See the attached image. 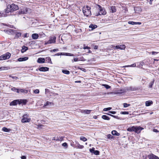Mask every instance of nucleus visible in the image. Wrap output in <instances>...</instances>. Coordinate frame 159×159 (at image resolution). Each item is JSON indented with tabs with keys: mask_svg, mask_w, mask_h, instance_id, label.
<instances>
[{
	"mask_svg": "<svg viewBox=\"0 0 159 159\" xmlns=\"http://www.w3.org/2000/svg\"><path fill=\"white\" fill-rule=\"evenodd\" d=\"M11 77L13 79H15V80H17V78H18V77H16V76H12Z\"/></svg>",
	"mask_w": 159,
	"mask_h": 159,
	"instance_id": "obj_63",
	"label": "nucleus"
},
{
	"mask_svg": "<svg viewBox=\"0 0 159 159\" xmlns=\"http://www.w3.org/2000/svg\"><path fill=\"white\" fill-rule=\"evenodd\" d=\"M130 104L127 103H125L123 104V106L124 107H126L130 106Z\"/></svg>",
	"mask_w": 159,
	"mask_h": 159,
	"instance_id": "obj_45",
	"label": "nucleus"
},
{
	"mask_svg": "<svg viewBox=\"0 0 159 159\" xmlns=\"http://www.w3.org/2000/svg\"><path fill=\"white\" fill-rule=\"evenodd\" d=\"M143 128L140 126H133L129 127L127 129V130L129 132H134L135 133L137 134L140 133L141 131Z\"/></svg>",
	"mask_w": 159,
	"mask_h": 159,
	"instance_id": "obj_2",
	"label": "nucleus"
},
{
	"mask_svg": "<svg viewBox=\"0 0 159 159\" xmlns=\"http://www.w3.org/2000/svg\"><path fill=\"white\" fill-rule=\"evenodd\" d=\"M110 9L111 10V12L112 13H114L116 11V9L115 6H112L110 7Z\"/></svg>",
	"mask_w": 159,
	"mask_h": 159,
	"instance_id": "obj_22",
	"label": "nucleus"
},
{
	"mask_svg": "<svg viewBox=\"0 0 159 159\" xmlns=\"http://www.w3.org/2000/svg\"><path fill=\"white\" fill-rule=\"evenodd\" d=\"M80 140H82L84 142H85L87 140V139L84 136H81L80 137Z\"/></svg>",
	"mask_w": 159,
	"mask_h": 159,
	"instance_id": "obj_32",
	"label": "nucleus"
},
{
	"mask_svg": "<svg viewBox=\"0 0 159 159\" xmlns=\"http://www.w3.org/2000/svg\"><path fill=\"white\" fill-rule=\"evenodd\" d=\"M39 37V35L37 34H33L32 35V37L34 39H37Z\"/></svg>",
	"mask_w": 159,
	"mask_h": 159,
	"instance_id": "obj_21",
	"label": "nucleus"
},
{
	"mask_svg": "<svg viewBox=\"0 0 159 159\" xmlns=\"http://www.w3.org/2000/svg\"><path fill=\"white\" fill-rule=\"evenodd\" d=\"M154 80H153L149 84V87L150 88H152V86L154 84Z\"/></svg>",
	"mask_w": 159,
	"mask_h": 159,
	"instance_id": "obj_34",
	"label": "nucleus"
},
{
	"mask_svg": "<svg viewBox=\"0 0 159 159\" xmlns=\"http://www.w3.org/2000/svg\"><path fill=\"white\" fill-rule=\"evenodd\" d=\"M19 93L20 92L22 93H28V90L26 89H19Z\"/></svg>",
	"mask_w": 159,
	"mask_h": 159,
	"instance_id": "obj_30",
	"label": "nucleus"
},
{
	"mask_svg": "<svg viewBox=\"0 0 159 159\" xmlns=\"http://www.w3.org/2000/svg\"><path fill=\"white\" fill-rule=\"evenodd\" d=\"M136 66V64L135 63H134L132 65H128L126 67H135Z\"/></svg>",
	"mask_w": 159,
	"mask_h": 159,
	"instance_id": "obj_50",
	"label": "nucleus"
},
{
	"mask_svg": "<svg viewBox=\"0 0 159 159\" xmlns=\"http://www.w3.org/2000/svg\"><path fill=\"white\" fill-rule=\"evenodd\" d=\"M51 104H53V103H52V102H49L47 101L46 103H45L44 104V106L45 107H46L47 106H48V105H51Z\"/></svg>",
	"mask_w": 159,
	"mask_h": 159,
	"instance_id": "obj_35",
	"label": "nucleus"
},
{
	"mask_svg": "<svg viewBox=\"0 0 159 159\" xmlns=\"http://www.w3.org/2000/svg\"><path fill=\"white\" fill-rule=\"evenodd\" d=\"M83 48L84 49H90V47H88V46H86L85 45V44H84V45Z\"/></svg>",
	"mask_w": 159,
	"mask_h": 159,
	"instance_id": "obj_52",
	"label": "nucleus"
},
{
	"mask_svg": "<svg viewBox=\"0 0 159 159\" xmlns=\"http://www.w3.org/2000/svg\"><path fill=\"white\" fill-rule=\"evenodd\" d=\"M10 69L9 67H0V70H8Z\"/></svg>",
	"mask_w": 159,
	"mask_h": 159,
	"instance_id": "obj_31",
	"label": "nucleus"
},
{
	"mask_svg": "<svg viewBox=\"0 0 159 159\" xmlns=\"http://www.w3.org/2000/svg\"><path fill=\"white\" fill-rule=\"evenodd\" d=\"M103 86L105 87L107 89H110L111 88V86L107 84H103Z\"/></svg>",
	"mask_w": 159,
	"mask_h": 159,
	"instance_id": "obj_43",
	"label": "nucleus"
},
{
	"mask_svg": "<svg viewBox=\"0 0 159 159\" xmlns=\"http://www.w3.org/2000/svg\"><path fill=\"white\" fill-rule=\"evenodd\" d=\"M28 49V48L27 47H26L25 46H24L22 47V49L21 50V52L22 53L26 51H27Z\"/></svg>",
	"mask_w": 159,
	"mask_h": 159,
	"instance_id": "obj_24",
	"label": "nucleus"
},
{
	"mask_svg": "<svg viewBox=\"0 0 159 159\" xmlns=\"http://www.w3.org/2000/svg\"><path fill=\"white\" fill-rule=\"evenodd\" d=\"M148 157L149 159H159L158 157L152 154L148 155Z\"/></svg>",
	"mask_w": 159,
	"mask_h": 159,
	"instance_id": "obj_13",
	"label": "nucleus"
},
{
	"mask_svg": "<svg viewBox=\"0 0 159 159\" xmlns=\"http://www.w3.org/2000/svg\"><path fill=\"white\" fill-rule=\"evenodd\" d=\"M91 7L88 6H84L83 8V12L84 16H91Z\"/></svg>",
	"mask_w": 159,
	"mask_h": 159,
	"instance_id": "obj_3",
	"label": "nucleus"
},
{
	"mask_svg": "<svg viewBox=\"0 0 159 159\" xmlns=\"http://www.w3.org/2000/svg\"><path fill=\"white\" fill-rule=\"evenodd\" d=\"M79 69H80L83 71H85V69L84 68H79Z\"/></svg>",
	"mask_w": 159,
	"mask_h": 159,
	"instance_id": "obj_62",
	"label": "nucleus"
},
{
	"mask_svg": "<svg viewBox=\"0 0 159 159\" xmlns=\"http://www.w3.org/2000/svg\"><path fill=\"white\" fill-rule=\"evenodd\" d=\"M153 132H155L157 133L159 132L158 131L157 129H153Z\"/></svg>",
	"mask_w": 159,
	"mask_h": 159,
	"instance_id": "obj_60",
	"label": "nucleus"
},
{
	"mask_svg": "<svg viewBox=\"0 0 159 159\" xmlns=\"http://www.w3.org/2000/svg\"><path fill=\"white\" fill-rule=\"evenodd\" d=\"M30 120L31 119L29 118V115L27 114H25L23 115L21 121L23 123L29 122L30 121Z\"/></svg>",
	"mask_w": 159,
	"mask_h": 159,
	"instance_id": "obj_6",
	"label": "nucleus"
},
{
	"mask_svg": "<svg viewBox=\"0 0 159 159\" xmlns=\"http://www.w3.org/2000/svg\"><path fill=\"white\" fill-rule=\"evenodd\" d=\"M65 55L67 56H73L74 54L72 53H64Z\"/></svg>",
	"mask_w": 159,
	"mask_h": 159,
	"instance_id": "obj_37",
	"label": "nucleus"
},
{
	"mask_svg": "<svg viewBox=\"0 0 159 159\" xmlns=\"http://www.w3.org/2000/svg\"><path fill=\"white\" fill-rule=\"evenodd\" d=\"M44 126V125H39L37 126V128L38 129H43V127Z\"/></svg>",
	"mask_w": 159,
	"mask_h": 159,
	"instance_id": "obj_38",
	"label": "nucleus"
},
{
	"mask_svg": "<svg viewBox=\"0 0 159 159\" xmlns=\"http://www.w3.org/2000/svg\"><path fill=\"white\" fill-rule=\"evenodd\" d=\"M129 113V112L128 111H121L120 112V114H121L122 115H127Z\"/></svg>",
	"mask_w": 159,
	"mask_h": 159,
	"instance_id": "obj_39",
	"label": "nucleus"
},
{
	"mask_svg": "<svg viewBox=\"0 0 159 159\" xmlns=\"http://www.w3.org/2000/svg\"><path fill=\"white\" fill-rule=\"evenodd\" d=\"M45 61L47 62L52 63L51 59L49 57H46Z\"/></svg>",
	"mask_w": 159,
	"mask_h": 159,
	"instance_id": "obj_27",
	"label": "nucleus"
},
{
	"mask_svg": "<svg viewBox=\"0 0 159 159\" xmlns=\"http://www.w3.org/2000/svg\"><path fill=\"white\" fill-rule=\"evenodd\" d=\"M65 55L64 53H62V52H59L58 53H57L55 54V56H59V55Z\"/></svg>",
	"mask_w": 159,
	"mask_h": 159,
	"instance_id": "obj_41",
	"label": "nucleus"
},
{
	"mask_svg": "<svg viewBox=\"0 0 159 159\" xmlns=\"http://www.w3.org/2000/svg\"><path fill=\"white\" fill-rule=\"evenodd\" d=\"M56 37L55 36L50 37L49 40L48 41L45 42V44L48 45L52 43H55L56 42Z\"/></svg>",
	"mask_w": 159,
	"mask_h": 159,
	"instance_id": "obj_8",
	"label": "nucleus"
},
{
	"mask_svg": "<svg viewBox=\"0 0 159 159\" xmlns=\"http://www.w3.org/2000/svg\"><path fill=\"white\" fill-rule=\"evenodd\" d=\"M111 108H112L111 107H109L104 108L103 110L104 111H106L110 110H111Z\"/></svg>",
	"mask_w": 159,
	"mask_h": 159,
	"instance_id": "obj_44",
	"label": "nucleus"
},
{
	"mask_svg": "<svg viewBox=\"0 0 159 159\" xmlns=\"http://www.w3.org/2000/svg\"><path fill=\"white\" fill-rule=\"evenodd\" d=\"M145 64L144 62L143 61H142L140 62V65L142 66H143V65H144Z\"/></svg>",
	"mask_w": 159,
	"mask_h": 159,
	"instance_id": "obj_58",
	"label": "nucleus"
},
{
	"mask_svg": "<svg viewBox=\"0 0 159 159\" xmlns=\"http://www.w3.org/2000/svg\"><path fill=\"white\" fill-rule=\"evenodd\" d=\"M21 159H26V157L25 156H22L21 157Z\"/></svg>",
	"mask_w": 159,
	"mask_h": 159,
	"instance_id": "obj_57",
	"label": "nucleus"
},
{
	"mask_svg": "<svg viewBox=\"0 0 159 159\" xmlns=\"http://www.w3.org/2000/svg\"><path fill=\"white\" fill-rule=\"evenodd\" d=\"M91 111V110H84V113L86 114H89L90 113Z\"/></svg>",
	"mask_w": 159,
	"mask_h": 159,
	"instance_id": "obj_36",
	"label": "nucleus"
},
{
	"mask_svg": "<svg viewBox=\"0 0 159 159\" xmlns=\"http://www.w3.org/2000/svg\"><path fill=\"white\" fill-rule=\"evenodd\" d=\"M153 104V102L152 100H149L146 101L145 102V106H149Z\"/></svg>",
	"mask_w": 159,
	"mask_h": 159,
	"instance_id": "obj_18",
	"label": "nucleus"
},
{
	"mask_svg": "<svg viewBox=\"0 0 159 159\" xmlns=\"http://www.w3.org/2000/svg\"><path fill=\"white\" fill-rule=\"evenodd\" d=\"M89 28H91V30H93L95 29L97 27V26L96 25H93V24H91L89 26Z\"/></svg>",
	"mask_w": 159,
	"mask_h": 159,
	"instance_id": "obj_23",
	"label": "nucleus"
},
{
	"mask_svg": "<svg viewBox=\"0 0 159 159\" xmlns=\"http://www.w3.org/2000/svg\"><path fill=\"white\" fill-rule=\"evenodd\" d=\"M99 152L98 150H95L94 152V154L96 155H99Z\"/></svg>",
	"mask_w": 159,
	"mask_h": 159,
	"instance_id": "obj_46",
	"label": "nucleus"
},
{
	"mask_svg": "<svg viewBox=\"0 0 159 159\" xmlns=\"http://www.w3.org/2000/svg\"><path fill=\"white\" fill-rule=\"evenodd\" d=\"M107 138L109 139H112L114 138V137L110 134L107 135Z\"/></svg>",
	"mask_w": 159,
	"mask_h": 159,
	"instance_id": "obj_40",
	"label": "nucleus"
},
{
	"mask_svg": "<svg viewBox=\"0 0 159 159\" xmlns=\"http://www.w3.org/2000/svg\"><path fill=\"white\" fill-rule=\"evenodd\" d=\"M39 90L38 89H36L34 91V93L35 94L39 93Z\"/></svg>",
	"mask_w": 159,
	"mask_h": 159,
	"instance_id": "obj_48",
	"label": "nucleus"
},
{
	"mask_svg": "<svg viewBox=\"0 0 159 159\" xmlns=\"http://www.w3.org/2000/svg\"><path fill=\"white\" fill-rule=\"evenodd\" d=\"M62 146L63 147H67L68 146V145L65 142L62 144Z\"/></svg>",
	"mask_w": 159,
	"mask_h": 159,
	"instance_id": "obj_51",
	"label": "nucleus"
},
{
	"mask_svg": "<svg viewBox=\"0 0 159 159\" xmlns=\"http://www.w3.org/2000/svg\"><path fill=\"white\" fill-rule=\"evenodd\" d=\"M74 147L77 148H79L80 149H83L84 147L83 145H80L78 142H76Z\"/></svg>",
	"mask_w": 159,
	"mask_h": 159,
	"instance_id": "obj_11",
	"label": "nucleus"
},
{
	"mask_svg": "<svg viewBox=\"0 0 159 159\" xmlns=\"http://www.w3.org/2000/svg\"><path fill=\"white\" fill-rule=\"evenodd\" d=\"M2 130L6 132H9L11 130L10 129H8L6 127H4L2 128Z\"/></svg>",
	"mask_w": 159,
	"mask_h": 159,
	"instance_id": "obj_28",
	"label": "nucleus"
},
{
	"mask_svg": "<svg viewBox=\"0 0 159 159\" xmlns=\"http://www.w3.org/2000/svg\"><path fill=\"white\" fill-rule=\"evenodd\" d=\"M31 9L25 7L20 8L19 11V14H25L30 11Z\"/></svg>",
	"mask_w": 159,
	"mask_h": 159,
	"instance_id": "obj_5",
	"label": "nucleus"
},
{
	"mask_svg": "<svg viewBox=\"0 0 159 159\" xmlns=\"http://www.w3.org/2000/svg\"><path fill=\"white\" fill-rule=\"evenodd\" d=\"M58 51V49H52V50H50V52H56V51Z\"/></svg>",
	"mask_w": 159,
	"mask_h": 159,
	"instance_id": "obj_53",
	"label": "nucleus"
},
{
	"mask_svg": "<svg viewBox=\"0 0 159 159\" xmlns=\"http://www.w3.org/2000/svg\"><path fill=\"white\" fill-rule=\"evenodd\" d=\"M106 114L109 115V116H110L112 117H113L114 118H116V116H114V115H112L111 114H109V113H106Z\"/></svg>",
	"mask_w": 159,
	"mask_h": 159,
	"instance_id": "obj_55",
	"label": "nucleus"
},
{
	"mask_svg": "<svg viewBox=\"0 0 159 159\" xmlns=\"http://www.w3.org/2000/svg\"><path fill=\"white\" fill-rule=\"evenodd\" d=\"M19 7L18 6L14 4H12L8 5L7 8L5 9L4 12L6 14L8 13L9 12H13L18 10Z\"/></svg>",
	"mask_w": 159,
	"mask_h": 159,
	"instance_id": "obj_1",
	"label": "nucleus"
},
{
	"mask_svg": "<svg viewBox=\"0 0 159 159\" xmlns=\"http://www.w3.org/2000/svg\"><path fill=\"white\" fill-rule=\"evenodd\" d=\"M94 149L95 148H93L92 149H89V151L91 153H93L95 151Z\"/></svg>",
	"mask_w": 159,
	"mask_h": 159,
	"instance_id": "obj_49",
	"label": "nucleus"
},
{
	"mask_svg": "<svg viewBox=\"0 0 159 159\" xmlns=\"http://www.w3.org/2000/svg\"><path fill=\"white\" fill-rule=\"evenodd\" d=\"M129 24L134 25H141V22H134L133 21H129L128 22Z\"/></svg>",
	"mask_w": 159,
	"mask_h": 159,
	"instance_id": "obj_17",
	"label": "nucleus"
},
{
	"mask_svg": "<svg viewBox=\"0 0 159 159\" xmlns=\"http://www.w3.org/2000/svg\"><path fill=\"white\" fill-rule=\"evenodd\" d=\"M11 54L9 52H7L5 54L0 56V60H3L8 59L11 57Z\"/></svg>",
	"mask_w": 159,
	"mask_h": 159,
	"instance_id": "obj_7",
	"label": "nucleus"
},
{
	"mask_svg": "<svg viewBox=\"0 0 159 159\" xmlns=\"http://www.w3.org/2000/svg\"><path fill=\"white\" fill-rule=\"evenodd\" d=\"M22 36L24 38H27V37H29L28 34L27 33H25L22 35Z\"/></svg>",
	"mask_w": 159,
	"mask_h": 159,
	"instance_id": "obj_42",
	"label": "nucleus"
},
{
	"mask_svg": "<svg viewBox=\"0 0 159 159\" xmlns=\"http://www.w3.org/2000/svg\"><path fill=\"white\" fill-rule=\"evenodd\" d=\"M109 112L110 113H111L112 114H115L116 112L115 111H109Z\"/></svg>",
	"mask_w": 159,
	"mask_h": 159,
	"instance_id": "obj_54",
	"label": "nucleus"
},
{
	"mask_svg": "<svg viewBox=\"0 0 159 159\" xmlns=\"http://www.w3.org/2000/svg\"><path fill=\"white\" fill-rule=\"evenodd\" d=\"M18 104V100H15L12 101L10 103V106H15Z\"/></svg>",
	"mask_w": 159,
	"mask_h": 159,
	"instance_id": "obj_15",
	"label": "nucleus"
},
{
	"mask_svg": "<svg viewBox=\"0 0 159 159\" xmlns=\"http://www.w3.org/2000/svg\"><path fill=\"white\" fill-rule=\"evenodd\" d=\"M45 60L44 58H40L38 59V62L39 63H45Z\"/></svg>",
	"mask_w": 159,
	"mask_h": 159,
	"instance_id": "obj_20",
	"label": "nucleus"
},
{
	"mask_svg": "<svg viewBox=\"0 0 159 159\" xmlns=\"http://www.w3.org/2000/svg\"><path fill=\"white\" fill-rule=\"evenodd\" d=\"M112 48H113V49H119L120 50H124L125 48V45H116V46H114V45H112Z\"/></svg>",
	"mask_w": 159,
	"mask_h": 159,
	"instance_id": "obj_9",
	"label": "nucleus"
},
{
	"mask_svg": "<svg viewBox=\"0 0 159 159\" xmlns=\"http://www.w3.org/2000/svg\"><path fill=\"white\" fill-rule=\"evenodd\" d=\"M64 138V136H61V137H54L52 139V140H55L56 141H62Z\"/></svg>",
	"mask_w": 159,
	"mask_h": 159,
	"instance_id": "obj_10",
	"label": "nucleus"
},
{
	"mask_svg": "<svg viewBox=\"0 0 159 159\" xmlns=\"http://www.w3.org/2000/svg\"><path fill=\"white\" fill-rule=\"evenodd\" d=\"M15 35L14 37L15 39H17L20 37L21 35V33L20 32H16L15 33Z\"/></svg>",
	"mask_w": 159,
	"mask_h": 159,
	"instance_id": "obj_19",
	"label": "nucleus"
},
{
	"mask_svg": "<svg viewBox=\"0 0 159 159\" xmlns=\"http://www.w3.org/2000/svg\"><path fill=\"white\" fill-rule=\"evenodd\" d=\"M62 72L68 75L70 73V72L69 70H62Z\"/></svg>",
	"mask_w": 159,
	"mask_h": 159,
	"instance_id": "obj_33",
	"label": "nucleus"
},
{
	"mask_svg": "<svg viewBox=\"0 0 159 159\" xmlns=\"http://www.w3.org/2000/svg\"><path fill=\"white\" fill-rule=\"evenodd\" d=\"M102 118L105 120H109L110 119V118L108 116L105 115H102Z\"/></svg>",
	"mask_w": 159,
	"mask_h": 159,
	"instance_id": "obj_26",
	"label": "nucleus"
},
{
	"mask_svg": "<svg viewBox=\"0 0 159 159\" xmlns=\"http://www.w3.org/2000/svg\"><path fill=\"white\" fill-rule=\"evenodd\" d=\"M49 68L47 67H40L39 68V70L40 71H48Z\"/></svg>",
	"mask_w": 159,
	"mask_h": 159,
	"instance_id": "obj_14",
	"label": "nucleus"
},
{
	"mask_svg": "<svg viewBox=\"0 0 159 159\" xmlns=\"http://www.w3.org/2000/svg\"><path fill=\"white\" fill-rule=\"evenodd\" d=\"M29 59L28 57H20L18 59L17 61H25L28 60Z\"/></svg>",
	"mask_w": 159,
	"mask_h": 159,
	"instance_id": "obj_16",
	"label": "nucleus"
},
{
	"mask_svg": "<svg viewBox=\"0 0 159 159\" xmlns=\"http://www.w3.org/2000/svg\"><path fill=\"white\" fill-rule=\"evenodd\" d=\"M111 134L113 135H116V136H119L120 134L119 133H118L117 131L116 130H112L111 131Z\"/></svg>",
	"mask_w": 159,
	"mask_h": 159,
	"instance_id": "obj_25",
	"label": "nucleus"
},
{
	"mask_svg": "<svg viewBox=\"0 0 159 159\" xmlns=\"http://www.w3.org/2000/svg\"><path fill=\"white\" fill-rule=\"evenodd\" d=\"M11 90L14 92H16L17 93H19V89H17L15 87H13L11 89Z\"/></svg>",
	"mask_w": 159,
	"mask_h": 159,
	"instance_id": "obj_29",
	"label": "nucleus"
},
{
	"mask_svg": "<svg viewBox=\"0 0 159 159\" xmlns=\"http://www.w3.org/2000/svg\"><path fill=\"white\" fill-rule=\"evenodd\" d=\"M93 46L94 47L93 48L94 49H97L98 48V46L97 45H95L94 46L93 45Z\"/></svg>",
	"mask_w": 159,
	"mask_h": 159,
	"instance_id": "obj_56",
	"label": "nucleus"
},
{
	"mask_svg": "<svg viewBox=\"0 0 159 159\" xmlns=\"http://www.w3.org/2000/svg\"><path fill=\"white\" fill-rule=\"evenodd\" d=\"M147 1L149 2L150 4L152 5V0H147Z\"/></svg>",
	"mask_w": 159,
	"mask_h": 159,
	"instance_id": "obj_61",
	"label": "nucleus"
},
{
	"mask_svg": "<svg viewBox=\"0 0 159 159\" xmlns=\"http://www.w3.org/2000/svg\"><path fill=\"white\" fill-rule=\"evenodd\" d=\"M74 61H79V59L78 58H74Z\"/></svg>",
	"mask_w": 159,
	"mask_h": 159,
	"instance_id": "obj_59",
	"label": "nucleus"
},
{
	"mask_svg": "<svg viewBox=\"0 0 159 159\" xmlns=\"http://www.w3.org/2000/svg\"><path fill=\"white\" fill-rule=\"evenodd\" d=\"M158 53V52H157L152 51L151 52H149V53L150 54L151 53L152 55H154L156 54H157Z\"/></svg>",
	"mask_w": 159,
	"mask_h": 159,
	"instance_id": "obj_47",
	"label": "nucleus"
},
{
	"mask_svg": "<svg viewBox=\"0 0 159 159\" xmlns=\"http://www.w3.org/2000/svg\"><path fill=\"white\" fill-rule=\"evenodd\" d=\"M28 102L27 100V99H20L18 100V104H23V105H25L26 104L27 102Z\"/></svg>",
	"mask_w": 159,
	"mask_h": 159,
	"instance_id": "obj_12",
	"label": "nucleus"
},
{
	"mask_svg": "<svg viewBox=\"0 0 159 159\" xmlns=\"http://www.w3.org/2000/svg\"><path fill=\"white\" fill-rule=\"evenodd\" d=\"M96 5L98 6V13L96 15V16H98L99 15H104L106 14V12L104 8L102 7L100 5L98 4H96Z\"/></svg>",
	"mask_w": 159,
	"mask_h": 159,
	"instance_id": "obj_4",
	"label": "nucleus"
},
{
	"mask_svg": "<svg viewBox=\"0 0 159 159\" xmlns=\"http://www.w3.org/2000/svg\"><path fill=\"white\" fill-rule=\"evenodd\" d=\"M81 81L79 80V81H75V83H81Z\"/></svg>",
	"mask_w": 159,
	"mask_h": 159,
	"instance_id": "obj_64",
	"label": "nucleus"
}]
</instances>
